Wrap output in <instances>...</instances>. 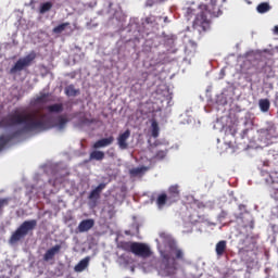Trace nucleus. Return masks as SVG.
I'll return each mask as SVG.
<instances>
[{"label": "nucleus", "mask_w": 278, "mask_h": 278, "mask_svg": "<svg viewBox=\"0 0 278 278\" xmlns=\"http://www.w3.org/2000/svg\"><path fill=\"white\" fill-rule=\"evenodd\" d=\"M45 118H47L46 114H23L18 113V111H14L2 117L0 121V128L8 129V127H18V125L24 126L22 129L15 130L10 135L0 136V151L4 150L14 138H18L24 131H47V129H51V124Z\"/></svg>", "instance_id": "nucleus-1"}, {"label": "nucleus", "mask_w": 278, "mask_h": 278, "mask_svg": "<svg viewBox=\"0 0 278 278\" xmlns=\"http://www.w3.org/2000/svg\"><path fill=\"white\" fill-rule=\"evenodd\" d=\"M217 0H206V4L200 5V9H193L189 7L186 9L185 16L188 21H190L193 16H195L192 27L199 34H203V31H208L212 21L207 18V15L218 16L220 14V7L216 5Z\"/></svg>", "instance_id": "nucleus-2"}, {"label": "nucleus", "mask_w": 278, "mask_h": 278, "mask_svg": "<svg viewBox=\"0 0 278 278\" xmlns=\"http://www.w3.org/2000/svg\"><path fill=\"white\" fill-rule=\"evenodd\" d=\"M177 260L184 261V250L176 245H170L168 251H161L159 268L165 270V273H173V270H177V266H179Z\"/></svg>", "instance_id": "nucleus-3"}, {"label": "nucleus", "mask_w": 278, "mask_h": 278, "mask_svg": "<svg viewBox=\"0 0 278 278\" xmlns=\"http://www.w3.org/2000/svg\"><path fill=\"white\" fill-rule=\"evenodd\" d=\"M38 227V220L30 219V220H24L15 231L12 232L9 242L10 244H16L17 242H21V240H25L29 233L34 232V229Z\"/></svg>", "instance_id": "nucleus-4"}, {"label": "nucleus", "mask_w": 278, "mask_h": 278, "mask_svg": "<svg viewBox=\"0 0 278 278\" xmlns=\"http://www.w3.org/2000/svg\"><path fill=\"white\" fill-rule=\"evenodd\" d=\"M31 62H34V56L31 54H28L25 58L17 60V62L14 64V66L10 71L11 74L14 75V73H18L24 68H27V66L31 65Z\"/></svg>", "instance_id": "nucleus-5"}, {"label": "nucleus", "mask_w": 278, "mask_h": 278, "mask_svg": "<svg viewBox=\"0 0 278 278\" xmlns=\"http://www.w3.org/2000/svg\"><path fill=\"white\" fill-rule=\"evenodd\" d=\"M132 254L137 257H151V248L144 243L134 242Z\"/></svg>", "instance_id": "nucleus-6"}, {"label": "nucleus", "mask_w": 278, "mask_h": 278, "mask_svg": "<svg viewBox=\"0 0 278 278\" xmlns=\"http://www.w3.org/2000/svg\"><path fill=\"white\" fill-rule=\"evenodd\" d=\"M131 136V130L126 129L124 132H121L117 137V147L125 151L129 149V143L127 142Z\"/></svg>", "instance_id": "nucleus-7"}, {"label": "nucleus", "mask_w": 278, "mask_h": 278, "mask_svg": "<svg viewBox=\"0 0 278 278\" xmlns=\"http://www.w3.org/2000/svg\"><path fill=\"white\" fill-rule=\"evenodd\" d=\"M167 199L168 205H173V203H177V201H179V186L174 185L168 188Z\"/></svg>", "instance_id": "nucleus-8"}, {"label": "nucleus", "mask_w": 278, "mask_h": 278, "mask_svg": "<svg viewBox=\"0 0 278 278\" xmlns=\"http://www.w3.org/2000/svg\"><path fill=\"white\" fill-rule=\"evenodd\" d=\"M62 251V245L55 244L54 247L50 248L49 250L46 251L43 255V261L45 262H51Z\"/></svg>", "instance_id": "nucleus-9"}, {"label": "nucleus", "mask_w": 278, "mask_h": 278, "mask_svg": "<svg viewBox=\"0 0 278 278\" xmlns=\"http://www.w3.org/2000/svg\"><path fill=\"white\" fill-rule=\"evenodd\" d=\"M111 144H114V136L102 138L96 141L92 146V149H105V147H110Z\"/></svg>", "instance_id": "nucleus-10"}, {"label": "nucleus", "mask_w": 278, "mask_h": 278, "mask_svg": "<svg viewBox=\"0 0 278 278\" xmlns=\"http://www.w3.org/2000/svg\"><path fill=\"white\" fill-rule=\"evenodd\" d=\"M103 190H105V184L101 182L89 193L88 200L99 201V199H101V192H103Z\"/></svg>", "instance_id": "nucleus-11"}, {"label": "nucleus", "mask_w": 278, "mask_h": 278, "mask_svg": "<svg viewBox=\"0 0 278 278\" xmlns=\"http://www.w3.org/2000/svg\"><path fill=\"white\" fill-rule=\"evenodd\" d=\"M94 227V219H84L78 225V231L84 233L86 231H90Z\"/></svg>", "instance_id": "nucleus-12"}, {"label": "nucleus", "mask_w": 278, "mask_h": 278, "mask_svg": "<svg viewBox=\"0 0 278 278\" xmlns=\"http://www.w3.org/2000/svg\"><path fill=\"white\" fill-rule=\"evenodd\" d=\"M227 251V241L222 240L216 243L215 245V253L217 257H223L225 255V252Z\"/></svg>", "instance_id": "nucleus-13"}, {"label": "nucleus", "mask_w": 278, "mask_h": 278, "mask_svg": "<svg viewBox=\"0 0 278 278\" xmlns=\"http://www.w3.org/2000/svg\"><path fill=\"white\" fill-rule=\"evenodd\" d=\"M90 264V256H86L77 265H75L74 269L76 273H84L85 269L88 268Z\"/></svg>", "instance_id": "nucleus-14"}, {"label": "nucleus", "mask_w": 278, "mask_h": 278, "mask_svg": "<svg viewBox=\"0 0 278 278\" xmlns=\"http://www.w3.org/2000/svg\"><path fill=\"white\" fill-rule=\"evenodd\" d=\"M46 110L50 114H61V112H64V104H62V103H54V104L48 105L46 108Z\"/></svg>", "instance_id": "nucleus-15"}, {"label": "nucleus", "mask_w": 278, "mask_h": 278, "mask_svg": "<svg viewBox=\"0 0 278 278\" xmlns=\"http://www.w3.org/2000/svg\"><path fill=\"white\" fill-rule=\"evenodd\" d=\"M49 97H50L49 93H41L40 96H38V97L34 100L33 104H34L35 106L45 105V103H49Z\"/></svg>", "instance_id": "nucleus-16"}, {"label": "nucleus", "mask_w": 278, "mask_h": 278, "mask_svg": "<svg viewBox=\"0 0 278 278\" xmlns=\"http://www.w3.org/2000/svg\"><path fill=\"white\" fill-rule=\"evenodd\" d=\"M90 160H96L97 162H101L102 160H105V152L94 150L89 155Z\"/></svg>", "instance_id": "nucleus-17"}, {"label": "nucleus", "mask_w": 278, "mask_h": 278, "mask_svg": "<svg viewBox=\"0 0 278 278\" xmlns=\"http://www.w3.org/2000/svg\"><path fill=\"white\" fill-rule=\"evenodd\" d=\"M166 203H168V195L166 193L159 194V197L156 198L157 207L162 210V207H164Z\"/></svg>", "instance_id": "nucleus-18"}, {"label": "nucleus", "mask_w": 278, "mask_h": 278, "mask_svg": "<svg viewBox=\"0 0 278 278\" xmlns=\"http://www.w3.org/2000/svg\"><path fill=\"white\" fill-rule=\"evenodd\" d=\"M263 73L268 79H273V77H275V68H273V65L268 63L264 65Z\"/></svg>", "instance_id": "nucleus-19"}, {"label": "nucleus", "mask_w": 278, "mask_h": 278, "mask_svg": "<svg viewBox=\"0 0 278 278\" xmlns=\"http://www.w3.org/2000/svg\"><path fill=\"white\" fill-rule=\"evenodd\" d=\"M79 93L80 91L79 89L75 88V85H68L67 87H65L66 97H77V94Z\"/></svg>", "instance_id": "nucleus-20"}, {"label": "nucleus", "mask_w": 278, "mask_h": 278, "mask_svg": "<svg viewBox=\"0 0 278 278\" xmlns=\"http://www.w3.org/2000/svg\"><path fill=\"white\" fill-rule=\"evenodd\" d=\"M270 4L268 2H262L256 7V11L258 14H266V12H270Z\"/></svg>", "instance_id": "nucleus-21"}, {"label": "nucleus", "mask_w": 278, "mask_h": 278, "mask_svg": "<svg viewBox=\"0 0 278 278\" xmlns=\"http://www.w3.org/2000/svg\"><path fill=\"white\" fill-rule=\"evenodd\" d=\"M258 108H260L261 112H268V110H270V100L261 99L258 101Z\"/></svg>", "instance_id": "nucleus-22"}, {"label": "nucleus", "mask_w": 278, "mask_h": 278, "mask_svg": "<svg viewBox=\"0 0 278 278\" xmlns=\"http://www.w3.org/2000/svg\"><path fill=\"white\" fill-rule=\"evenodd\" d=\"M122 251H126V253H134V242L125 241L121 243Z\"/></svg>", "instance_id": "nucleus-23"}, {"label": "nucleus", "mask_w": 278, "mask_h": 278, "mask_svg": "<svg viewBox=\"0 0 278 278\" xmlns=\"http://www.w3.org/2000/svg\"><path fill=\"white\" fill-rule=\"evenodd\" d=\"M66 27H71V23H68V22L62 23V24L58 25L56 27H54L52 29V31H53V34H62V31L66 30Z\"/></svg>", "instance_id": "nucleus-24"}, {"label": "nucleus", "mask_w": 278, "mask_h": 278, "mask_svg": "<svg viewBox=\"0 0 278 278\" xmlns=\"http://www.w3.org/2000/svg\"><path fill=\"white\" fill-rule=\"evenodd\" d=\"M68 123V118L60 115L58 117V121H56V124H55V127H58V129H64V127H66V124Z\"/></svg>", "instance_id": "nucleus-25"}, {"label": "nucleus", "mask_w": 278, "mask_h": 278, "mask_svg": "<svg viewBox=\"0 0 278 278\" xmlns=\"http://www.w3.org/2000/svg\"><path fill=\"white\" fill-rule=\"evenodd\" d=\"M151 127H152V137L157 138L160 136V125L157 124V121L153 119Z\"/></svg>", "instance_id": "nucleus-26"}, {"label": "nucleus", "mask_w": 278, "mask_h": 278, "mask_svg": "<svg viewBox=\"0 0 278 278\" xmlns=\"http://www.w3.org/2000/svg\"><path fill=\"white\" fill-rule=\"evenodd\" d=\"M51 8H53V4L51 2H45L40 7V13L45 14V13L49 12L51 10Z\"/></svg>", "instance_id": "nucleus-27"}, {"label": "nucleus", "mask_w": 278, "mask_h": 278, "mask_svg": "<svg viewBox=\"0 0 278 278\" xmlns=\"http://www.w3.org/2000/svg\"><path fill=\"white\" fill-rule=\"evenodd\" d=\"M144 172H147V167H136L130 170V175H142Z\"/></svg>", "instance_id": "nucleus-28"}, {"label": "nucleus", "mask_w": 278, "mask_h": 278, "mask_svg": "<svg viewBox=\"0 0 278 278\" xmlns=\"http://www.w3.org/2000/svg\"><path fill=\"white\" fill-rule=\"evenodd\" d=\"M9 203H10V198L0 199V214L3 213V207H5V205H9Z\"/></svg>", "instance_id": "nucleus-29"}, {"label": "nucleus", "mask_w": 278, "mask_h": 278, "mask_svg": "<svg viewBox=\"0 0 278 278\" xmlns=\"http://www.w3.org/2000/svg\"><path fill=\"white\" fill-rule=\"evenodd\" d=\"M261 175L262 177H265V181L266 184L273 181V178L270 177V174L266 170H261Z\"/></svg>", "instance_id": "nucleus-30"}, {"label": "nucleus", "mask_w": 278, "mask_h": 278, "mask_svg": "<svg viewBox=\"0 0 278 278\" xmlns=\"http://www.w3.org/2000/svg\"><path fill=\"white\" fill-rule=\"evenodd\" d=\"M269 193H270L271 199H274L275 201H278V189L277 188H271Z\"/></svg>", "instance_id": "nucleus-31"}, {"label": "nucleus", "mask_w": 278, "mask_h": 278, "mask_svg": "<svg viewBox=\"0 0 278 278\" xmlns=\"http://www.w3.org/2000/svg\"><path fill=\"white\" fill-rule=\"evenodd\" d=\"M164 157H166V151L161 150V151L156 152V154H155L156 160H164Z\"/></svg>", "instance_id": "nucleus-32"}, {"label": "nucleus", "mask_w": 278, "mask_h": 278, "mask_svg": "<svg viewBox=\"0 0 278 278\" xmlns=\"http://www.w3.org/2000/svg\"><path fill=\"white\" fill-rule=\"evenodd\" d=\"M155 4V0H147L146 5H148L149 8H152V5Z\"/></svg>", "instance_id": "nucleus-33"}, {"label": "nucleus", "mask_w": 278, "mask_h": 278, "mask_svg": "<svg viewBox=\"0 0 278 278\" xmlns=\"http://www.w3.org/2000/svg\"><path fill=\"white\" fill-rule=\"evenodd\" d=\"M249 134V128L243 129L242 131V138H247V135Z\"/></svg>", "instance_id": "nucleus-34"}, {"label": "nucleus", "mask_w": 278, "mask_h": 278, "mask_svg": "<svg viewBox=\"0 0 278 278\" xmlns=\"http://www.w3.org/2000/svg\"><path fill=\"white\" fill-rule=\"evenodd\" d=\"M146 23L149 25V23H153V20H152V17H147L146 18Z\"/></svg>", "instance_id": "nucleus-35"}, {"label": "nucleus", "mask_w": 278, "mask_h": 278, "mask_svg": "<svg viewBox=\"0 0 278 278\" xmlns=\"http://www.w3.org/2000/svg\"><path fill=\"white\" fill-rule=\"evenodd\" d=\"M267 134H275V128H273V127H271V128H268V129H267Z\"/></svg>", "instance_id": "nucleus-36"}, {"label": "nucleus", "mask_w": 278, "mask_h": 278, "mask_svg": "<svg viewBox=\"0 0 278 278\" xmlns=\"http://www.w3.org/2000/svg\"><path fill=\"white\" fill-rule=\"evenodd\" d=\"M274 31H275V34H277V36H278V26H275Z\"/></svg>", "instance_id": "nucleus-37"}, {"label": "nucleus", "mask_w": 278, "mask_h": 278, "mask_svg": "<svg viewBox=\"0 0 278 278\" xmlns=\"http://www.w3.org/2000/svg\"><path fill=\"white\" fill-rule=\"evenodd\" d=\"M273 137H274L273 135L271 136H267V139L270 140V138H273Z\"/></svg>", "instance_id": "nucleus-38"}, {"label": "nucleus", "mask_w": 278, "mask_h": 278, "mask_svg": "<svg viewBox=\"0 0 278 278\" xmlns=\"http://www.w3.org/2000/svg\"><path fill=\"white\" fill-rule=\"evenodd\" d=\"M242 207H244V205H239V208L242 210Z\"/></svg>", "instance_id": "nucleus-39"}, {"label": "nucleus", "mask_w": 278, "mask_h": 278, "mask_svg": "<svg viewBox=\"0 0 278 278\" xmlns=\"http://www.w3.org/2000/svg\"><path fill=\"white\" fill-rule=\"evenodd\" d=\"M225 1H227V0H223V3H225Z\"/></svg>", "instance_id": "nucleus-40"}]
</instances>
